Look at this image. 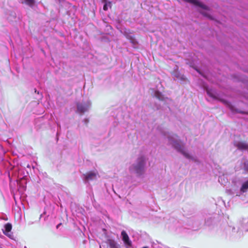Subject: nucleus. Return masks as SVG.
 <instances>
[{
	"mask_svg": "<svg viewBox=\"0 0 248 248\" xmlns=\"http://www.w3.org/2000/svg\"><path fill=\"white\" fill-rule=\"evenodd\" d=\"M108 4H109V6L111 7V5H111V3L110 2H108Z\"/></svg>",
	"mask_w": 248,
	"mask_h": 248,
	"instance_id": "obj_18",
	"label": "nucleus"
},
{
	"mask_svg": "<svg viewBox=\"0 0 248 248\" xmlns=\"http://www.w3.org/2000/svg\"><path fill=\"white\" fill-rule=\"evenodd\" d=\"M97 174V172L89 171L85 174V178L87 180H92L96 178Z\"/></svg>",
	"mask_w": 248,
	"mask_h": 248,
	"instance_id": "obj_7",
	"label": "nucleus"
},
{
	"mask_svg": "<svg viewBox=\"0 0 248 248\" xmlns=\"http://www.w3.org/2000/svg\"><path fill=\"white\" fill-rule=\"evenodd\" d=\"M206 91L207 92V93L208 95L210 96L211 97L216 99L217 97L215 95V94L213 92L212 90L211 89H209L208 88L206 89Z\"/></svg>",
	"mask_w": 248,
	"mask_h": 248,
	"instance_id": "obj_12",
	"label": "nucleus"
},
{
	"mask_svg": "<svg viewBox=\"0 0 248 248\" xmlns=\"http://www.w3.org/2000/svg\"><path fill=\"white\" fill-rule=\"evenodd\" d=\"M129 32H130L129 30H128V31H124V36H125V37L130 41V42L133 45V46H137L138 44V42L135 38V36H131V35L128 34V33H129Z\"/></svg>",
	"mask_w": 248,
	"mask_h": 248,
	"instance_id": "obj_3",
	"label": "nucleus"
},
{
	"mask_svg": "<svg viewBox=\"0 0 248 248\" xmlns=\"http://www.w3.org/2000/svg\"><path fill=\"white\" fill-rule=\"evenodd\" d=\"M144 166V158L143 156L138 159V164L134 166V169L137 173H140Z\"/></svg>",
	"mask_w": 248,
	"mask_h": 248,
	"instance_id": "obj_2",
	"label": "nucleus"
},
{
	"mask_svg": "<svg viewBox=\"0 0 248 248\" xmlns=\"http://www.w3.org/2000/svg\"><path fill=\"white\" fill-rule=\"evenodd\" d=\"M202 14L204 15V16H207L208 17L211 18V17L210 16H207V15H206V14H205L204 13H202Z\"/></svg>",
	"mask_w": 248,
	"mask_h": 248,
	"instance_id": "obj_16",
	"label": "nucleus"
},
{
	"mask_svg": "<svg viewBox=\"0 0 248 248\" xmlns=\"http://www.w3.org/2000/svg\"><path fill=\"white\" fill-rule=\"evenodd\" d=\"M41 217H42V215H41L40 216V217H39V220L41 218Z\"/></svg>",
	"mask_w": 248,
	"mask_h": 248,
	"instance_id": "obj_19",
	"label": "nucleus"
},
{
	"mask_svg": "<svg viewBox=\"0 0 248 248\" xmlns=\"http://www.w3.org/2000/svg\"><path fill=\"white\" fill-rule=\"evenodd\" d=\"M5 230L3 232L6 235H8V233L11 231L12 228V224L10 223H6L4 226Z\"/></svg>",
	"mask_w": 248,
	"mask_h": 248,
	"instance_id": "obj_9",
	"label": "nucleus"
},
{
	"mask_svg": "<svg viewBox=\"0 0 248 248\" xmlns=\"http://www.w3.org/2000/svg\"><path fill=\"white\" fill-rule=\"evenodd\" d=\"M169 139L170 142V144H172V146L178 152L181 153L186 157H189V155L188 153H186L184 150V145H181L178 141H172L170 138H169Z\"/></svg>",
	"mask_w": 248,
	"mask_h": 248,
	"instance_id": "obj_1",
	"label": "nucleus"
},
{
	"mask_svg": "<svg viewBox=\"0 0 248 248\" xmlns=\"http://www.w3.org/2000/svg\"><path fill=\"white\" fill-rule=\"evenodd\" d=\"M121 235L124 242L127 245L131 246L132 244L131 242L129 240V236L125 231H123L121 232Z\"/></svg>",
	"mask_w": 248,
	"mask_h": 248,
	"instance_id": "obj_5",
	"label": "nucleus"
},
{
	"mask_svg": "<svg viewBox=\"0 0 248 248\" xmlns=\"http://www.w3.org/2000/svg\"><path fill=\"white\" fill-rule=\"evenodd\" d=\"M25 2L30 5H31L33 4L34 2V0H25Z\"/></svg>",
	"mask_w": 248,
	"mask_h": 248,
	"instance_id": "obj_13",
	"label": "nucleus"
},
{
	"mask_svg": "<svg viewBox=\"0 0 248 248\" xmlns=\"http://www.w3.org/2000/svg\"><path fill=\"white\" fill-rule=\"evenodd\" d=\"M244 169L245 170L248 171V162H246L244 164Z\"/></svg>",
	"mask_w": 248,
	"mask_h": 248,
	"instance_id": "obj_14",
	"label": "nucleus"
},
{
	"mask_svg": "<svg viewBox=\"0 0 248 248\" xmlns=\"http://www.w3.org/2000/svg\"><path fill=\"white\" fill-rule=\"evenodd\" d=\"M183 0L185 1L192 3L196 6H199L203 9L207 10H209V8L207 6L203 4L202 3L200 2L199 1H198L197 0Z\"/></svg>",
	"mask_w": 248,
	"mask_h": 248,
	"instance_id": "obj_4",
	"label": "nucleus"
},
{
	"mask_svg": "<svg viewBox=\"0 0 248 248\" xmlns=\"http://www.w3.org/2000/svg\"><path fill=\"white\" fill-rule=\"evenodd\" d=\"M107 243L109 245L110 248H118L116 243L113 239H108L107 241Z\"/></svg>",
	"mask_w": 248,
	"mask_h": 248,
	"instance_id": "obj_10",
	"label": "nucleus"
},
{
	"mask_svg": "<svg viewBox=\"0 0 248 248\" xmlns=\"http://www.w3.org/2000/svg\"><path fill=\"white\" fill-rule=\"evenodd\" d=\"M61 224H62L61 223L59 224L57 226V228H59V227H60V225H61Z\"/></svg>",
	"mask_w": 248,
	"mask_h": 248,
	"instance_id": "obj_17",
	"label": "nucleus"
},
{
	"mask_svg": "<svg viewBox=\"0 0 248 248\" xmlns=\"http://www.w3.org/2000/svg\"><path fill=\"white\" fill-rule=\"evenodd\" d=\"M103 10L104 11H107L108 10V3H105L103 6Z\"/></svg>",
	"mask_w": 248,
	"mask_h": 248,
	"instance_id": "obj_15",
	"label": "nucleus"
},
{
	"mask_svg": "<svg viewBox=\"0 0 248 248\" xmlns=\"http://www.w3.org/2000/svg\"><path fill=\"white\" fill-rule=\"evenodd\" d=\"M248 190V180L243 183L241 188L240 191L242 193H245Z\"/></svg>",
	"mask_w": 248,
	"mask_h": 248,
	"instance_id": "obj_11",
	"label": "nucleus"
},
{
	"mask_svg": "<svg viewBox=\"0 0 248 248\" xmlns=\"http://www.w3.org/2000/svg\"><path fill=\"white\" fill-rule=\"evenodd\" d=\"M77 111L79 113H83L88 109L87 106L80 103H78L77 104Z\"/></svg>",
	"mask_w": 248,
	"mask_h": 248,
	"instance_id": "obj_6",
	"label": "nucleus"
},
{
	"mask_svg": "<svg viewBox=\"0 0 248 248\" xmlns=\"http://www.w3.org/2000/svg\"><path fill=\"white\" fill-rule=\"evenodd\" d=\"M236 146L239 150H248V144L245 142H238Z\"/></svg>",
	"mask_w": 248,
	"mask_h": 248,
	"instance_id": "obj_8",
	"label": "nucleus"
}]
</instances>
